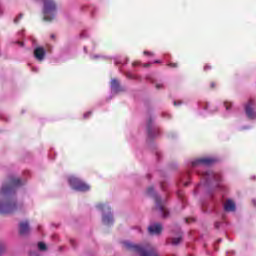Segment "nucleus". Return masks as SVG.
<instances>
[{
    "instance_id": "obj_35",
    "label": "nucleus",
    "mask_w": 256,
    "mask_h": 256,
    "mask_svg": "<svg viewBox=\"0 0 256 256\" xmlns=\"http://www.w3.org/2000/svg\"><path fill=\"white\" fill-rule=\"evenodd\" d=\"M178 105H181V102H178Z\"/></svg>"
},
{
    "instance_id": "obj_2",
    "label": "nucleus",
    "mask_w": 256,
    "mask_h": 256,
    "mask_svg": "<svg viewBox=\"0 0 256 256\" xmlns=\"http://www.w3.org/2000/svg\"><path fill=\"white\" fill-rule=\"evenodd\" d=\"M124 247L126 251L138 253L140 256H159L157 250H155V248H153L151 245L140 246L131 242H124Z\"/></svg>"
},
{
    "instance_id": "obj_12",
    "label": "nucleus",
    "mask_w": 256,
    "mask_h": 256,
    "mask_svg": "<svg viewBox=\"0 0 256 256\" xmlns=\"http://www.w3.org/2000/svg\"><path fill=\"white\" fill-rule=\"evenodd\" d=\"M224 210L228 212L235 211V202L233 200H227L224 204Z\"/></svg>"
},
{
    "instance_id": "obj_4",
    "label": "nucleus",
    "mask_w": 256,
    "mask_h": 256,
    "mask_svg": "<svg viewBox=\"0 0 256 256\" xmlns=\"http://www.w3.org/2000/svg\"><path fill=\"white\" fill-rule=\"evenodd\" d=\"M69 185L70 187H72V189H74L75 191H89V189H91V187H89V185H87V183L81 181V179L76 178V177H70L69 178Z\"/></svg>"
},
{
    "instance_id": "obj_17",
    "label": "nucleus",
    "mask_w": 256,
    "mask_h": 256,
    "mask_svg": "<svg viewBox=\"0 0 256 256\" xmlns=\"http://www.w3.org/2000/svg\"><path fill=\"white\" fill-rule=\"evenodd\" d=\"M112 89H119V81L117 79H113L111 81Z\"/></svg>"
},
{
    "instance_id": "obj_21",
    "label": "nucleus",
    "mask_w": 256,
    "mask_h": 256,
    "mask_svg": "<svg viewBox=\"0 0 256 256\" xmlns=\"http://www.w3.org/2000/svg\"><path fill=\"white\" fill-rule=\"evenodd\" d=\"M224 106H225V108H226V111H229V109H230V107H231V103L225 102V103H224Z\"/></svg>"
},
{
    "instance_id": "obj_27",
    "label": "nucleus",
    "mask_w": 256,
    "mask_h": 256,
    "mask_svg": "<svg viewBox=\"0 0 256 256\" xmlns=\"http://www.w3.org/2000/svg\"><path fill=\"white\" fill-rule=\"evenodd\" d=\"M163 88V84H156V89H161Z\"/></svg>"
},
{
    "instance_id": "obj_36",
    "label": "nucleus",
    "mask_w": 256,
    "mask_h": 256,
    "mask_svg": "<svg viewBox=\"0 0 256 256\" xmlns=\"http://www.w3.org/2000/svg\"><path fill=\"white\" fill-rule=\"evenodd\" d=\"M253 203H254V205H256V202H255V201H253Z\"/></svg>"
},
{
    "instance_id": "obj_10",
    "label": "nucleus",
    "mask_w": 256,
    "mask_h": 256,
    "mask_svg": "<svg viewBox=\"0 0 256 256\" xmlns=\"http://www.w3.org/2000/svg\"><path fill=\"white\" fill-rule=\"evenodd\" d=\"M45 55H46V52H45V48L43 47H37L34 50V57L38 61H43V59H45Z\"/></svg>"
},
{
    "instance_id": "obj_8",
    "label": "nucleus",
    "mask_w": 256,
    "mask_h": 256,
    "mask_svg": "<svg viewBox=\"0 0 256 256\" xmlns=\"http://www.w3.org/2000/svg\"><path fill=\"white\" fill-rule=\"evenodd\" d=\"M202 176L205 179V181H207V183H209V181H213V180L221 181V175L219 173H215L213 171L203 172Z\"/></svg>"
},
{
    "instance_id": "obj_13",
    "label": "nucleus",
    "mask_w": 256,
    "mask_h": 256,
    "mask_svg": "<svg viewBox=\"0 0 256 256\" xmlns=\"http://www.w3.org/2000/svg\"><path fill=\"white\" fill-rule=\"evenodd\" d=\"M102 222L104 225H113V215L112 214L103 215Z\"/></svg>"
},
{
    "instance_id": "obj_15",
    "label": "nucleus",
    "mask_w": 256,
    "mask_h": 256,
    "mask_svg": "<svg viewBox=\"0 0 256 256\" xmlns=\"http://www.w3.org/2000/svg\"><path fill=\"white\" fill-rule=\"evenodd\" d=\"M182 241V237L178 236L176 238H172V245H179V243H181Z\"/></svg>"
},
{
    "instance_id": "obj_20",
    "label": "nucleus",
    "mask_w": 256,
    "mask_h": 256,
    "mask_svg": "<svg viewBox=\"0 0 256 256\" xmlns=\"http://www.w3.org/2000/svg\"><path fill=\"white\" fill-rule=\"evenodd\" d=\"M168 67L175 69V68L179 67V65L177 63H170V64H168Z\"/></svg>"
},
{
    "instance_id": "obj_22",
    "label": "nucleus",
    "mask_w": 256,
    "mask_h": 256,
    "mask_svg": "<svg viewBox=\"0 0 256 256\" xmlns=\"http://www.w3.org/2000/svg\"><path fill=\"white\" fill-rule=\"evenodd\" d=\"M144 53V55H147L148 57H153V52H149V51H144L143 52Z\"/></svg>"
},
{
    "instance_id": "obj_1",
    "label": "nucleus",
    "mask_w": 256,
    "mask_h": 256,
    "mask_svg": "<svg viewBox=\"0 0 256 256\" xmlns=\"http://www.w3.org/2000/svg\"><path fill=\"white\" fill-rule=\"evenodd\" d=\"M23 185V181L16 177H10L9 180L3 184L0 194L2 200H0V215H11L12 213H16L17 209H19V205H17V200H15V191H17V187H21Z\"/></svg>"
},
{
    "instance_id": "obj_29",
    "label": "nucleus",
    "mask_w": 256,
    "mask_h": 256,
    "mask_svg": "<svg viewBox=\"0 0 256 256\" xmlns=\"http://www.w3.org/2000/svg\"><path fill=\"white\" fill-rule=\"evenodd\" d=\"M50 38L53 39V40H55V34H51V35H50Z\"/></svg>"
},
{
    "instance_id": "obj_16",
    "label": "nucleus",
    "mask_w": 256,
    "mask_h": 256,
    "mask_svg": "<svg viewBox=\"0 0 256 256\" xmlns=\"http://www.w3.org/2000/svg\"><path fill=\"white\" fill-rule=\"evenodd\" d=\"M38 249L40 251H47V245L45 243H43V242H39L38 243Z\"/></svg>"
},
{
    "instance_id": "obj_23",
    "label": "nucleus",
    "mask_w": 256,
    "mask_h": 256,
    "mask_svg": "<svg viewBox=\"0 0 256 256\" xmlns=\"http://www.w3.org/2000/svg\"><path fill=\"white\" fill-rule=\"evenodd\" d=\"M217 87V84L215 82L210 83V89H215Z\"/></svg>"
},
{
    "instance_id": "obj_6",
    "label": "nucleus",
    "mask_w": 256,
    "mask_h": 256,
    "mask_svg": "<svg viewBox=\"0 0 256 256\" xmlns=\"http://www.w3.org/2000/svg\"><path fill=\"white\" fill-rule=\"evenodd\" d=\"M155 203H156V209L162 213V216L164 218L169 217V210L167 209V206H165L164 203H162L161 198L157 195L154 196Z\"/></svg>"
},
{
    "instance_id": "obj_32",
    "label": "nucleus",
    "mask_w": 256,
    "mask_h": 256,
    "mask_svg": "<svg viewBox=\"0 0 256 256\" xmlns=\"http://www.w3.org/2000/svg\"><path fill=\"white\" fill-rule=\"evenodd\" d=\"M174 105L177 106V101H174Z\"/></svg>"
},
{
    "instance_id": "obj_37",
    "label": "nucleus",
    "mask_w": 256,
    "mask_h": 256,
    "mask_svg": "<svg viewBox=\"0 0 256 256\" xmlns=\"http://www.w3.org/2000/svg\"><path fill=\"white\" fill-rule=\"evenodd\" d=\"M155 63H159V61H156Z\"/></svg>"
},
{
    "instance_id": "obj_31",
    "label": "nucleus",
    "mask_w": 256,
    "mask_h": 256,
    "mask_svg": "<svg viewBox=\"0 0 256 256\" xmlns=\"http://www.w3.org/2000/svg\"><path fill=\"white\" fill-rule=\"evenodd\" d=\"M144 67H149V64H144Z\"/></svg>"
},
{
    "instance_id": "obj_26",
    "label": "nucleus",
    "mask_w": 256,
    "mask_h": 256,
    "mask_svg": "<svg viewBox=\"0 0 256 256\" xmlns=\"http://www.w3.org/2000/svg\"><path fill=\"white\" fill-rule=\"evenodd\" d=\"M91 115V112H87L86 114H84V119H88V117Z\"/></svg>"
},
{
    "instance_id": "obj_18",
    "label": "nucleus",
    "mask_w": 256,
    "mask_h": 256,
    "mask_svg": "<svg viewBox=\"0 0 256 256\" xmlns=\"http://www.w3.org/2000/svg\"><path fill=\"white\" fill-rule=\"evenodd\" d=\"M20 19H23V14H19L18 17L14 19V23H19Z\"/></svg>"
},
{
    "instance_id": "obj_24",
    "label": "nucleus",
    "mask_w": 256,
    "mask_h": 256,
    "mask_svg": "<svg viewBox=\"0 0 256 256\" xmlns=\"http://www.w3.org/2000/svg\"><path fill=\"white\" fill-rule=\"evenodd\" d=\"M209 70H211V66L208 65V64H206V65L204 66V71H209Z\"/></svg>"
},
{
    "instance_id": "obj_7",
    "label": "nucleus",
    "mask_w": 256,
    "mask_h": 256,
    "mask_svg": "<svg viewBox=\"0 0 256 256\" xmlns=\"http://www.w3.org/2000/svg\"><path fill=\"white\" fill-rule=\"evenodd\" d=\"M255 107V101L253 99L248 100V103L245 105V113L248 119H256V112L253 110Z\"/></svg>"
},
{
    "instance_id": "obj_5",
    "label": "nucleus",
    "mask_w": 256,
    "mask_h": 256,
    "mask_svg": "<svg viewBox=\"0 0 256 256\" xmlns=\"http://www.w3.org/2000/svg\"><path fill=\"white\" fill-rule=\"evenodd\" d=\"M214 163H217L216 158L204 157V158H199L194 162H192V166L197 167V165H204V167H211V165H214Z\"/></svg>"
},
{
    "instance_id": "obj_30",
    "label": "nucleus",
    "mask_w": 256,
    "mask_h": 256,
    "mask_svg": "<svg viewBox=\"0 0 256 256\" xmlns=\"http://www.w3.org/2000/svg\"><path fill=\"white\" fill-rule=\"evenodd\" d=\"M127 77H128L129 79H133V75H131V74H128Z\"/></svg>"
},
{
    "instance_id": "obj_11",
    "label": "nucleus",
    "mask_w": 256,
    "mask_h": 256,
    "mask_svg": "<svg viewBox=\"0 0 256 256\" xmlns=\"http://www.w3.org/2000/svg\"><path fill=\"white\" fill-rule=\"evenodd\" d=\"M148 231L150 235H160L161 231H163V226L161 224H154L148 227Z\"/></svg>"
},
{
    "instance_id": "obj_33",
    "label": "nucleus",
    "mask_w": 256,
    "mask_h": 256,
    "mask_svg": "<svg viewBox=\"0 0 256 256\" xmlns=\"http://www.w3.org/2000/svg\"><path fill=\"white\" fill-rule=\"evenodd\" d=\"M186 223H189V219H186Z\"/></svg>"
},
{
    "instance_id": "obj_14",
    "label": "nucleus",
    "mask_w": 256,
    "mask_h": 256,
    "mask_svg": "<svg viewBox=\"0 0 256 256\" xmlns=\"http://www.w3.org/2000/svg\"><path fill=\"white\" fill-rule=\"evenodd\" d=\"M147 131L150 137H153V120L150 118L147 122Z\"/></svg>"
},
{
    "instance_id": "obj_34",
    "label": "nucleus",
    "mask_w": 256,
    "mask_h": 256,
    "mask_svg": "<svg viewBox=\"0 0 256 256\" xmlns=\"http://www.w3.org/2000/svg\"><path fill=\"white\" fill-rule=\"evenodd\" d=\"M71 243H75V241L71 240Z\"/></svg>"
},
{
    "instance_id": "obj_3",
    "label": "nucleus",
    "mask_w": 256,
    "mask_h": 256,
    "mask_svg": "<svg viewBox=\"0 0 256 256\" xmlns=\"http://www.w3.org/2000/svg\"><path fill=\"white\" fill-rule=\"evenodd\" d=\"M55 11H57V4L53 0H44V21H53L55 19Z\"/></svg>"
},
{
    "instance_id": "obj_38",
    "label": "nucleus",
    "mask_w": 256,
    "mask_h": 256,
    "mask_svg": "<svg viewBox=\"0 0 256 256\" xmlns=\"http://www.w3.org/2000/svg\"><path fill=\"white\" fill-rule=\"evenodd\" d=\"M133 65L135 66L136 64H135V63H133Z\"/></svg>"
},
{
    "instance_id": "obj_25",
    "label": "nucleus",
    "mask_w": 256,
    "mask_h": 256,
    "mask_svg": "<svg viewBox=\"0 0 256 256\" xmlns=\"http://www.w3.org/2000/svg\"><path fill=\"white\" fill-rule=\"evenodd\" d=\"M104 207H105V205H103V204H98L97 205V209H100V210H103Z\"/></svg>"
},
{
    "instance_id": "obj_28",
    "label": "nucleus",
    "mask_w": 256,
    "mask_h": 256,
    "mask_svg": "<svg viewBox=\"0 0 256 256\" xmlns=\"http://www.w3.org/2000/svg\"><path fill=\"white\" fill-rule=\"evenodd\" d=\"M1 253H3V244L2 243H0V255H1Z\"/></svg>"
},
{
    "instance_id": "obj_9",
    "label": "nucleus",
    "mask_w": 256,
    "mask_h": 256,
    "mask_svg": "<svg viewBox=\"0 0 256 256\" xmlns=\"http://www.w3.org/2000/svg\"><path fill=\"white\" fill-rule=\"evenodd\" d=\"M31 231V228L29 227V221H22L19 224V233L20 235H27Z\"/></svg>"
},
{
    "instance_id": "obj_19",
    "label": "nucleus",
    "mask_w": 256,
    "mask_h": 256,
    "mask_svg": "<svg viewBox=\"0 0 256 256\" xmlns=\"http://www.w3.org/2000/svg\"><path fill=\"white\" fill-rule=\"evenodd\" d=\"M154 194V189H153V187H149L148 189H147V195H153Z\"/></svg>"
}]
</instances>
